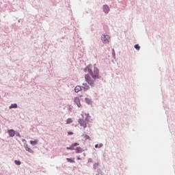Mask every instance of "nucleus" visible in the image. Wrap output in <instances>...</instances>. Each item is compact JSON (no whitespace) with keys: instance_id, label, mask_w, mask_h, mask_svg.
<instances>
[{"instance_id":"obj_1","label":"nucleus","mask_w":175,"mask_h":175,"mask_svg":"<svg viewBox=\"0 0 175 175\" xmlns=\"http://www.w3.org/2000/svg\"><path fill=\"white\" fill-rule=\"evenodd\" d=\"M88 72L90 76L92 77V79H94V80L96 79H99V77H100L99 76V69L96 68V64L94 65V71H92V70L91 69H89Z\"/></svg>"},{"instance_id":"obj_2","label":"nucleus","mask_w":175,"mask_h":175,"mask_svg":"<svg viewBox=\"0 0 175 175\" xmlns=\"http://www.w3.org/2000/svg\"><path fill=\"white\" fill-rule=\"evenodd\" d=\"M90 116L88 115V116L85 118V119H79L78 123L80 124V126H83V129H85V128H90L91 125H90V120L88 118Z\"/></svg>"},{"instance_id":"obj_3","label":"nucleus","mask_w":175,"mask_h":175,"mask_svg":"<svg viewBox=\"0 0 175 175\" xmlns=\"http://www.w3.org/2000/svg\"><path fill=\"white\" fill-rule=\"evenodd\" d=\"M101 40L103 43H109L110 42V36L109 35H103L101 37Z\"/></svg>"},{"instance_id":"obj_4","label":"nucleus","mask_w":175,"mask_h":175,"mask_svg":"<svg viewBox=\"0 0 175 175\" xmlns=\"http://www.w3.org/2000/svg\"><path fill=\"white\" fill-rule=\"evenodd\" d=\"M85 80L87 81V83H88V84H90V85H94V81L91 79V77H90V75H86L85 76Z\"/></svg>"},{"instance_id":"obj_5","label":"nucleus","mask_w":175,"mask_h":175,"mask_svg":"<svg viewBox=\"0 0 175 175\" xmlns=\"http://www.w3.org/2000/svg\"><path fill=\"white\" fill-rule=\"evenodd\" d=\"M74 102L78 106V107H81V103H80V98L79 97H75L74 98Z\"/></svg>"},{"instance_id":"obj_6","label":"nucleus","mask_w":175,"mask_h":175,"mask_svg":"<svg viewBox=\"0 0 175 175\" xmlns=\"http://www.w3.org/2000/svg\"><path fill=\"white\" fill-rule=\"evenodd\" d=\"M76 146H80V144L79 143H74L72 144L70 147H67V150H75V147H76Z\"/></svg>"},{"instance_id":"obj_7","label":"nucleus","mask_w":175,"mask_h":175,"mask_svg":"<svg viewBox=\"0 0 175 175\" xmlns=\"http://www.w3.org/2000/svg\"><path fill=\"white\" fill-rule=\"evenodd\" d=\"M103 12L106 14H107V13H109V12H110L109 5H103Z\"/></svg>"},{"instance_id":"obj_8","label":"nucleus","mask_w":175,"mask_h":175,"mask_svg":"<svg viewBox=\"0 0 175 175\" xmlns=\"http://www.w3.org/2000/svg\"><path fill=\"white\" fill-rule=\"evenodd\" d=\"M8 134L10 137H14V135H16V131H14L13 129H11L8 131Z\"/></svg>"},{"instance_id":"obj_9","label":"nucleus","mask_w":175,"mask_h":175,"mask_svg":"<svg viewBox=\"0 0 175 175\" xmlns=\"http://www.w3.org/2000/svg\"><path fill=\"white\" fill-rule=\"evenodd\" d=\"M82 88L85 91H88V90H90V86H88L87 83H83Z\"/></svg>"},{"instance_id":"obj_10","label":"nucleus","mask_w":175,"mask_h":175,"mask_svg":"<svg viewBox=\"0 0 175 175\" xmlns=\"http://www.w3.org/2000/svg\"><path fill=\"white\" fill-rule=\"evenodd\" d=\"M75 151L77 154H80L83 152V148H81V147H77L76 148Z\"/></svg>"},{"instance_id":"obj_11","label":"nucleus","mask_w":175,"mask_h":175,"mask_svg":"<svg viewBox=\"0 0 175 175\" xmlns=\"http://www.w3.org/2000/svg\"><path fill=\"white\" fill-rule=\"evenodd\" d=\"M25 148L26 151H28V152H31V153L33 152V150H32V149H31L29 147H28L27 144L25 145Z\"/></svg>"},{"instance_id":"obj_12","label":"nucleus","mask_w":175,"mask_h":175,"mask_svg":"<svg viewBox=\"0 0 175 175\" xmlns=\"http://www.w3.org/2000/svg\"><path fill=\"white\" fill-rule=\"evenodd\" d=\"M80 91H81V86L77 85L75 88V92H80Z\"/></svg>"},{"instance_id":"obj_13","label":"nucleus","mask_w":175,"mask_h":175,"mask_svg":"<svg viewBox=\"0 0 175 175\" xmlns=\"http://www.w3.org/2000/svg\"><path fill=\"white\" fill-rule=\"evenodd\" d=\"M66 161H68V162H70V163H75V159H69V158H67L66 159Z\"/></svg>"},{"instance_id":"obj_14","label":"nucleus","mask_w":175,"mask_h":175,"mask_svg":"<svg viewBox=\"0 0 175 175\" xmlns=\"http://www.w3.org/2000/svg\"><path fill=\"white\" fill-rule=\"evenodd\" d=\"M10 109H17V104H12L10 106Z\"/></svg>"},{"instance_id":"obj_15","label":"nucleus","mask_w":175,"mask_h":175,"mask_svg":"<svg viewBox=\"0 0 175 175\" xmlns=\"http://www.w3.org/2000/svg\"><path fill=\"white\" fill-rule=\"evenodd\" d=\"M72 122H73V120H72V118L67 119V121H66L67 124H72Z\"/></svg>"},{"instance_id":"obj_16","label":"nucleus","mask_w":175,"mask_h":175,"mask_svg":"<svg viewBox=\"0 0 175 175\" xmlns=\"http://www.w3.org/2000/svg\"><path fill=\"white\" fill-rule=\"evenodd\" d=\"M30 144H32V146L38 144V140L31 141Z\"/></svg>"},{"instance_id":"obj_17","label":"nucleus","mask_w":175,"mask_h":175,"mask_svg":"<svg viewBox=\"0 0 175 175\" xmlns=\"http://www.w3.org/2000/svg\"><path fill=\"white\" fill-rule=\"evenodd\" d=\"M83 139H85V140H91V138L88 135H84Z\"/></svg>"},{"instance_id":"obj_18","label":"nucleus","mask_w":175,"mask_h":175,"mask_svg":"<svg viewBox=\"0 0 175 175\" xmlns=\"http://www.w3.org/2000/svg\"><path fill=\"white\" fill-rule=\"evenodd\" d=\"M14 163H15V165H17L18 166H20V165H21V161L15 160Z\"/></svg>"},{"instance_id":"obj_19","label":"nucleus","mask_w":175,"mask_h":175,"mask_svg":"<svg viewBox=\"0 0 175 175\" xmlns=\"http://www.w3.org/2000/svg\"><path fill=\"white\" fill-rule=\"evenodd\" d=\"M86 100V103H88V105H91V100H90V98H85Z\"/></svg>"},{"instance_id":"obj_20","label":"nucleus","mask_w":175,"mask_h":175,"mask_svg":"<svg viewBox=\"0 0 175 175\" xmlns=\"http://www.w3.org/2000/svg\"><path fill=\"white\" fill-rule=\"evenodd\" d=\"M135 49H136V50H140V46H139V44H135Z\"/></svg>"},{"instance_id":"obj_21","label":"nucleus","mask_w":175,"mask_h":175,"mask_svg":"<svg viewBox=\"0 0 175 175\" xmlns=\"http://www.w3.org/2000/svg\"><path fill=\"white\" fill-rule=\"evenodd\" d=\"M68 135H73V132L69 131V132H68Z\"/></svg>"},{"instance_id":"obj_22","label":"nucleus","mask_w":175,"mask_h":175,"mask_svg":"<svg viewBox=\"0 0 175 175\" xmlns=\"http://www.w3.org/2000/svg\"><path fill=\"white\" fill-rule=\"evenodd\" d=\"M95 148H99V145H98V144H96V145H95Z\"/></svg>"},{"instance_id":"obj_23","label":"nucleus","mask_w":175,"mask_h":175,"mask_svg":"<svg viewBox=\"0 0 175 175\" xmlns=\"http://www.w3.org/2000/svg\"><path fill=\"white\" fill-rule=\"evenodd\" d=\"M102 144H100V145H98V146H99V148H100V147H102Z\"/></svg>"},{"instance_id":"obj_24","label":"nucleus","mask_w":175,"mask_h":175,"mask_svg":"<svg viewBox=\"0 0 175 175\" xmlns=\"http://www.w3.org/2000/svg\"><path fill=\"white\" fill-rule=\"evenodd\" d=\"M112 51H113V53L114 54V49H113Z\"/></svg>"},{"instance_id":"obj_25","label":"nucleus","mask_w":175,"mask_h":175,"mask_svg":"<svg viewBox=\"0 0 175 175\" xmlns=\"http://www.w3.org/2000/svg\"><path fill=\"white\" fill-rule=\"evenodd\" d=\"M78 159H80V158H79V157H78Z\"/></svg>"}]
</instances>
